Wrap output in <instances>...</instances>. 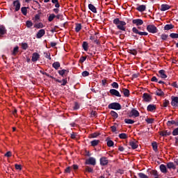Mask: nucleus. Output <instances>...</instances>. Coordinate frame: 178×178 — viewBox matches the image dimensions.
Returning <instances> with one entry per match:
<instances>
[{
    "label": "nucleus",
    "instance_id": "obj_1",
    "mask_svg": "<svg viewBox=\"0 0 178 178\" xmlns=\"http://www.w3.org/2000/svg\"><path fill=\"white\" fill-rule=\"evenodd\" d=\"M114 24H116L118 30L121 31H126V22L124 21H120L119 18H116L113 20Z\"/></svg>",
    "mask_w": 178,
    "mask_h": 178
},
{
    "label": "nucleus",
    "instance_id": "obj_2",
    "mask_svg": "<svg viewBox=\"0 0 178 178\" xmlns=\"http://www.w3.org/2000/svg\"><path fill=\"white\" fill-rule=\"evenodd\" d=\"M108 109H115V111H120L122 106L119 103H111L108 105Z\"/></svg>",
    "mask_w": 178,
    "mask_h": 178
},
{
    "label": "nucleus",
    "instance_id": "obj_3",
    "mask_svg": "<svg viewBox=\"0 0 178 178\" xmlns=\"http://www.w3.org/2000/svg\"><path fill=\"white\" fill-rule=\"evenodd\" d=\"M147 30L149 33H152V34H155L158 33V29L154 25L150 24L147 26Z\"/></svg>",
    "mask_w": 178,
    "mask_h": 178
},
{
    "label": "nucleus",
    "instance_id": "obj_4",
    "mask_svg": "<svg viewBox=\"0 0 178 178\" xmlns=\"http://www.w3.org/2000/svg\"><path fill=\"white\" fill-rule=\"evenodd\" d=\"M101 166H106L109 163V160L105 156H102L99 159Z\"/></svg>",
    "mask_w": 178,
    "mask_h": 178
},
{
    "label": "nucleus",
    "instance_id": "obj_5",
    "mask_svg": "<svg viewBox=\"0 0 178 178\" xmlns=\"http://www.w3.org/2000/svg\"><path fill=\"white\" fill-rule=\"evenodd\" d=\"M138 116H140V113L134 108H133L129 113V118H138Z\"/></svg>",
    "mask_w": 178,
    "mask_h": 178
},
{
    "label": "nucleus",
    "instance_id": "obj_6",
    "mask_svg": "<svg viewBox=\"0 0 178 178\" xmlns=\"http://www.w3.org/2000/svg\"><path fill=\"white\" fill-rule=\"evenodd\" d=\"M86 163L87 165H92L93 166H95L97 161L95 160V158L90 157L86 161Z\"/></svg>",
    "mask_w": 178,
    "mask_h": 178
},
{
    "label": "nucleus",
    "instance_id": "obj_7",
    "mask_svg": "<svg viewBox=\"0 0 178 178\" xmlns=\"http://www.w3.org/2000/svg\"><path fill=\"white\" fill-rule=\"evenodd\" d=\"M13 6L15 7V12H19V10H20V1H19V0L14 1Z\"/></svg>",
    "mask_w": 178,
    "mask_h": 178
},
{
    "label": "nucleus",
    "instance_id": "obj_8",
    "mask_svg": "<svg viewBox=\"0 0 178 178\" xmlns=\"http://www.w3.org/2000/svg\"><path fill=\"white\" fill-rule=\"evenodd\" d=\"M133 33H135V34H138L139 35H148V33L147 32H140L138 31V29L137 28L134 27L132 29Z\"/></svg>",
    "mask_w": 178,
    "mask_h": 178
},
{
    "label": "nucleus",
    "instance_id": "obj_9",
    "mask_svg": "<svg viewBox=\"0 0 178 178\" xmlns=\"http://www.w3.org/2000/svg\"><path fill=\"white\" fill-rule=\"evenodd\" d=\"M110 94L111 95H114L115 97H122V95H120V92H119V91L116 90V89H111Z\"/></svg>",
    "mask_w": 178,
    "mask_h": 178
},
{
    "label": "nucleus",
    "instance_id": "obj_10",
    "mask_svg": "<svg viewBox=\"0 0 178 178\" xmlns=\"http://www.w3.org/2000/svg\"><path fill=\"white\" fill-rule=\"evenodd\" d=\"M171 105H172V106H175V108L178 106V97H172Z\"/></svg>",
    "mask_w": 178,
    "mask_h": 178
},
{
    "label": "nucleus",
    "instance_id": "obj_11",
    "mask_svg": "<svg viewBox=\"0 0 178 178\" xmlns=\"http://www.w3.org/2000/svg\"><path fill=\"white\" fill-rule=\"evenodd\" d=\"M45 35V30L44 29H40L38 31V32L36 34L37 38H42Z\"/></svg>",
    "mask_w": 178,
    "mask_h": 178
},
{
    "label": "nucleus",
    "instance_id": "obj_12",
    "mask_svg": "<svg viewBox=\"0 0 178 178\" xmlns=\"http://www.w3.org/2000/svg\"><path fill=\"white\" fill-rule=\"evenodd\" d=\"M143 98L145 102H150L152 99L151 95H148V93H144L143 95Z\"/></svg>",
    "mask_w": 178,
    "mask_h": 178
},
{
    "label": "nucleus",
    "instance_id": "obj_13",
    "mask_svg": "<svg viewBox=\"0 0 178 178\" xmlns=\"http://www.w3.org/2000/svg\"><path fill=\"white\" fill-rule=\"evenodd\" d=\"M132 22L134 24H136L137 26H141L142 24H144V22L140 19H134Z\"/></svg>",
    "mask_w": 178,
    "mask_h": 178
},
{
    "label": "nucleus",
    "instance_id": "obj_14",
    "mask_svg": "<svg viewBox=\"0 0 178 178\" xmlns=\"http://www.w3.org/2000/svg\"><path fill=\"white\" fill-rule=\"evenodd\" d=\"M38 59H40V54L38 53H33L31 59L32 62H37Z\"/></svg>",
    "mask_w": 178,
    "mask_h": 178
},
{
    "label": "nucleus",
    "instance_id": "obj_15",
    "mask_svg": "<svg viewBox=\"0 0 178 178\" xmlns=\"http://www.w3.org/2000/svg\"><path fill=\"white\" fill-rule=\"evenodd\" d=\"M170 9V6L168 4H162L161 6V12H165V10H169Z\"/></svg>",
    "mask_w": 178,
    "mask_h": 178
},
{
    "label": "nucleus",
    "instance_id": "obj_16",
    "mask_svg": "<svg viewBox=\"0 0 178 178\" xmlns=\"http://www.w3.org/2000/svg\"><path fill=\"white\" fill-rule=\"evenodd\" d=\"M6 34V29L3 25H0V35H3Z\"/></svg>",
    "mask_w": 178,
    "mask_h": 178
},
{
    "label": "nucleus",
    "instance_id": "obj_17",
    "mask_svg": "<svg viewBox=\"0 0 178 178\" xmlns=\"http://www.w3.org/2000/svg\"><path fill=\"white\" fill-rule=\"evenodd\" d=\"M145 9H147L145 5H140L136 8V10H138V12H144Z\"/></svg>",
    "mask_w": 178,
    "mask_h": 178
},
{
    "label": "nucleus",
    "instance_id": "obj_18",
    "mask_svg": "<svg viewBox=\"0 0 178 178\" xmlns=\"http://www.w3.org/2000/svg\"><path fill=\"white\" fill-rule=\"evenodd\" d=\"M129 145L131 147L132 149H136L138 147V145L137 144V143L134 141H131L129 143Z\"/></svg>",
    "mask_w": 178,
    "mask_h": 178
},
{
    "label": "nucleus",
    "instance_id": "obj_19",
    "mask_svg": "<svg viewBox=\"0 0 178 178\" xmlns=\"http://www.w3.org/2000/svg\"><path fill=\"white\" fill-rule=\"evenodd\" d=\"M160 170L162 172V173H168V170L166 169V165L161 164L160 165Z\"/></svg>",
    "mask_w": 178,
    "mask_h": 178
},
{
    "label": "nucleus",
    "instance_id": "obj_20",
    "mask_svg": "<svg viewBox=\"0 0 178 178\" xmlns=\"http://www.w3.org/2000/svg\"><path fill=\"white\" fill-rule=\"evenodd\" d=\"M88 8L90 9V10H91V12H92L93 13H97V8H95V6H94V5L90 3L88 5Z\"/></svg>",
    "mask_w": 178,
    "mask_h": 178
},
{
    "label": "nucleus",
    "instance_id": "obj_21",
    "mask_svg": "<svg viewBox=\"0 0 178 178\" xmlns=\"http://www.w3.org/2000/svg\"><path fill=\"white\" fill-rule=\"evenodd\" d=\"M122 92L124 94V97H129L130 90L127 88H123Z\"/></svg>",
    "mask_w": 178,
    "mask_h": 178
},
{
    "label": "nucleus",
    "instance_id": "obj_22",
    "mask_svg": "<svg viewBox=\"0 0 178 178\" xmlns=\"http://www.w3.org/2000/svg\"><path fill=\"white\" fill-rule=\"evenodd\" d=\"M170 131H161L160 132V136H162L163 137H165L166 136H170Z\"/></svg>",
    "mask_w": 178,
    "mask_h": 178
},
{
    "label": "nucleus",
    "instance_id": "obj_23",
    "mask_svg": "<svg viewBox=\"0 0 178 178\" xmlns=\"http://www.w3.org/2000/svg\"><path fill=\"white\" fill-rule=\"evenodd\" d=\"M155 109H156V107L154 104H149L147 106V111L149 112H152V111H155Z\"/></svg>",
    "mask_w": 178,
    "mask_h": 178
},
{
    "label": "nucleus",
    "instance_id": "obj_24",
    "mask_svg": "<svg viewBox=\"0 0 178 178\" xmlns=\"http://www.w3.org/2000/svg\"><path fill=\"white\" fill-rule=\"evenodd\" d=\"M34 27L35 29H44V26L42 22H39L38 24H35Z\"/></svg>",
    "mask_w": 178,
    "mask_h": 178
},
{
    "label": "nucleus",
    "instance_id": "obj_25",
    "mask_svg": "<svg viewBox=\"0 0 178 178\" xmlns=\"http://www.w3.org/2000/svg\"><path fill=\"white\" fill-rule=\"evenodd\" d=\"M161 79H166V77H168V76H166V74H165V70H161L159 72Z\"/></svg>",
    "mask_w": 178,
    "mask_h": 178
},
{
    "label": "nucleus",
    "instance_id": "obj_26",
    "mask_svg": "<svg viewBox=\"0 0 178 178\" xmlns=\"http://www.w3.org/2000/svg\"><path fill=\"white\" fill-rule=\"evenodd\" d=\"M156 95H158L159 97H163V95H165V93L163 92V91H162V90L161 89H158L156 91Z\"/></svg>",
    "mask_w": 178,
    "mask_h": 178
},
{
    "label": "nucleus",
    "instance_id": "obj_27",
    "mask_svg": "<svg viewBox=\"0 0 178 178\" xmlns=\"http://www.w3.org/2000/svg\"><path fill=\"white\" fill-rule=\"evenodd\" d=\"M167 168L168 169H176V166H175V164L172 162L167 163Z\"/></svg>",
    "mask_w": 178,
    "mask_h": 178
},
{
    "label": "nucleus",
    "instance_id": "obj_28",
    "mask_svg": "<svg viewBox=\"0 0 178 178\" xmlns=\"http://www.w3.org/2000/svg\"><path fill=\"white\" fill-rule=\"evenodd\" d=\"M52 66L54 67V69H56V70H58V69L60 67V63H59V62H54Z\"/></svg>",
    "mask_w": 178,
    "mask_h": 178
},
{
    "label": "nucleus",
    "instance_id": "obj_29",
    "mask_svg": "<svg viewBox=\"0 0 178 178\" xmlns=\"http://www.w3.org/2000/svg\"><path fill=\"white\" fill-rule=\"evenodd\" d=\"M110 115L113 117L114 119H118V118L119 117V115H118V113H116L114 111H111L110 113Z\"/></svg>",
    "mask_w": 178,
    "mask_h": 178
},
{
    "label": "nucleus",
    "instance_id": "obj_30",
    "mask_svg": "<svg viewBox=\"0 0 178 178\" xmlns=\"http://www.w3.org/2000/svg\"><path fill=\"white\" fill-rule=\"evenodd\" d=\"M27 9H29L27 7H22L21 8L22 13L24 15V16L27 15Z\"/></svg>",
    "mask_w": 178,
    "mask_h": 178
},
{
    "label": "nucleus",
    "instance_id": "obj_31",
    "mask_svg": "<svg viewBox=\"0 0 178 178\" xmlns=\"http://www.w3.org/2000/svg\"><path fill=\"white\" fill-rule=\"evenodd\" d=\"M90 144L92 147H95L99 144V140H94L90 142Z\"/></svg>",
    "mask_w": 178,
    "mask_h": 178
},
{
    "label": "nucleus",
    "instance_id": "obj_32",
    "mask_svg": "<svg viewBox=\"0 0 178 178\" xmlns=\"http://www.w3.org/2000/svg\"><path fill=\"white\" fill-rule=\"evenodd\" d=\"M134 122L135 121L131 119H124V122L127 123V124H133Z\"/></svg>",
    "mask_w": 178,
    "mask_h": 178
},
{
    "label": "nucleus",
    "instance_id": "obj_33",
    "mask_svg": "<svg viewBox=\"0 0 178 178\" xmlns=\"http://www.w3.org/2000/svg\"><path fill=\"white\" fill-rule=\"evenodd\" d=\"M175 27V26H173L172 24H166L164 26V30H172V29H173Z\"/></svg>",
    "mask_w": 178,
    "mask_h": 178
},
{
    "label": "nucleus",
    "instance_id": "obj_34",
    "mask_svg": "<svg viewBox=\"0 0 178 178\" xmlns=\"http://www.w3.org/2000/svg\"><path fill=\"white\" fill-rule=\"evenodd\" d=\"M81 30V24H76L75 27V31L76 33H79Z\"/></svg>",
    "mask_w": 178,
    "mask_h": 178
},
{
    "label": "nucleus",
    "instance_id": "obj_35",
    "mask_svg": "<svg viewBox=\"0 0 178 178\" xmlns=\"http://www.w3.org/2000/svg\"><path fill=\"white\" fill-rule=\"evenodd\" d=\"M82 47L84 51H88V43H87V42H83Z\"/></svg>",
    "mask_w": 178,
    "mask_h": 178
},
{
    "label": "nucleus",
    "instance_id": "obj_36",
    "mask_svg": "<svg viewBox=\"0 0 178 178\" xmlns=\"http://www.w3.org/2000/svg\"><path fill=\"white\" fill-rule=\"evenodd\" d=\"M56 17V15H55V14H51L49 16V18H48V21L49 22H52V20H54V19Z\"/></svg>",
    "mask_w": 178,
    "mask_h": 178
},
{
    "label": "nucleus",
    "instance_id": "obj_37",
    "mask_svg": "<svg viewBox=\"0 0 178 178\" xmlns=\"http://www.w3.org/2000/svg\"><path fill=\"white\" fill-rule=\"evenodd\" d=\"M52 3H55L56 8H59L60 5H59V1L58 0H51Z\"/></svg>",
    "mask_w": 178,
    "mask_h": 178
},
{
    "label": "nucleus",
    "instance_id": "obj_38",
    "mask_svg": "<svg viewBox=\"0 0 178 178\" xmlns=\"http://www.w3.org/2000/svg\"><path fill=\"white\" fill-rule=\"evenodd\" d=\"M152 145L154 151H157V149H158V145L156 144V142H153L152 143Z\"/></svg>",
    "mask_w": 178,
    "mask_h": 178
},
{
    "label": "nucleus",
    "instance_id": "obj_39",
    "mask_svg": "<svg viewBox=\"0 0 178 178\" xmlns=\"http://www.w3.org/2000/svg\"><path fill=\"white\" fill-rule=\"evenodd\" d=\"M19 52V47H15L13 51L12 55H16Z\"/></svg>",
    "mask_w": 178,
    "mask_h": 178
},
{
    "label": "nucleus",
    "instance_id": "obj_40",
    "mask_svg": "<svg viewBox=\"0 0 178 178\" xmlns=\"http://www.w3.org/2000/svg\"><path fill=\"white\" fill-rule=\"evenodd\" d=\"M119 137H120V138L124 140V139L127 138V135L126 134L123 133V134H120L119 135Z\"/></svg>",
    "mask_w": 178,
    "mask_h": 178
},
{
    "label": "nucleus",
    "instance_id": "obj_41",
    "mask_svg": "<svg viewBox=\"0 0 178 178\" xmlns=\"http://www.w3.org/2000/svg\"><path fill=\"white\" fill-rule=\"evenodd\" d=\"M168 35H166V34H162V35H161V40H163V41H166V40H168Z\"/></svg>",
    "mask_w": 178,
    "mask_h": 178
},
{
    "label": "nucleus",
    "instance_id": "obj_42",
    "mask_svg": "<svg viewBox=\"0 0 178 178\" xmlns=\"http://www.w3.org/2000/svg\"><path fill=\"white\" fill-rule=\"evenodd\" d=\"M140 178H148V176L145 175V174L143 172H140L138 174Z\"/></svg>",
    "mask_w": 178,
    "mask_h": 178
},
{
    "label": "nucleus",
    "instance_id": "obj_43",
    "mask_svg": "<svg viewBox=\"0 0 178 178\" xmlns=\"http://www.w3.org/2000/svg\"><path fill=\"white\" fill-rule=\"evenodd\" d=\"M129 54H131V55H137V50L136 49H131L129 50Z\"/></svg>",
    "mask_w": 178,
    "mask_h": 178
},
{
    "label": "nucleus",
    "instance_id": "obj_44",
    "mask_svg": "<svg viewBox=\"0 0 178 178\" xmlns=\"http://www.w3.org/2000/svg\"><path fill=\"white\" fill-rule=\"evenodd\" d=\"M146 122L149 124H151L154 123V119H152V118H147L146 119Z\"/></svg>",
    "mask_w": 178,
    "mask_h": 178
},
{
    "label": "nucleus",
    "instance_id": "obj_45",
    "mask_svg": "<svg viewBox=\"0 0 178 178\" xmlns=\"http://www.w3.org/2000/svg\"><path fill=\"white\" fill-rule=\"evenodd\" d=\"M82 76L83 77H87V76H90V72H88V71H83L82 72Z\"/></svg>",
    "mask_w": 178,
    "mask_h": 178
},
{
    "label": "nucleus",
    "instance_id": "obj_46",
    "mask_svg": "<svg viewBox=\"0 0 178 178\" xmlns=\"http://www.w3.org/2000/svg\"><path fill=\"white\" fill-rule=\"evenodd\" d=\"M4 156H6L7 158H10L12 156V152L8 151L5 154Z\"/></svg>",
    "mask_w": 178,
    "mask_h": 178
},
{
    "label": "nucleus",
    "instance_id": "obj_47",
    "mask_svg": "<svg viewBox=\"0 0 178 178\" xmlns=\"http://www.w3.org/2000/svg\"><path fill=\"white\" fill-rule=\"evenodd\" d=\"M40 20V14H36L33 18L34 22H38Z\"/></svg>",
    "mask_w": 178,
    "mask_h": 178
},
{
    "label": "nucleus",
    "instance_id": "obj_48",
    "mask_svg": "<svg viewBox=\"0 0 178 178\" xmlns=\"http://www.w3.org/2000/svg\"><path fill=\"white\" fill-rule=\"evenodd\" d=\"M176 122L175 120L168 121L167 125L172 126V124H175Z\"/></svg>",
    "mask_w": 178,
    "mask_h": 178
},
{
    "label": "nucleus",
    "instance_id": "obj_49",
    "mask_svg": "<svg viewBox=\"0 0 178 178\" xmlns=\"http://www.w3.org/2000/svg\"><path fill=\"white\" fill-rule=\"evenodd\" d=\"M66 72H67V70H59L58 73H59L60 76H63V74H65L66 73Z\"/></svg>",
    "mask_w": 178,
    "mask_h": 178
},
{
    "label": "nucleus",
    "instance_id": "obj_50",
    "mask_svg": "<svg viewBox=\"0 0 178 178\" xmlns=\"http://www.w3.org/2000/svg\"><path fill=\"white\" fill-rule=\"evenodd\" d=\"M111 86L113 88H119V84L116 82H113Z\"/></svg>",
    "mask_w": 178,
    "mask_h": 178
},
{
    "label": "nucleus",
    "instance_id": "obj_51",
    "mask_svg": "<svg viewBox=\"0 0 178 178\" xmlns=\"http://www.w3.org/2000/svg\"><path fill=\"white\" fill-rule=\"evenodd\" d=\"M33 22L31 21H27L26 22V26L30 29V27H32Z\"/></svg>",
    "mask_w": 178,
    "mask_h": 178
},
{
    "label": "nucleus",
    "instance_id": "obj_52",
    "mask_svg": "<svg viewBox=\"0 0 178 178\" xmlns=\"http://www.w3.org/2000/svg\"><path fill=\"white\" fill-rule=\"evenodd\" d=\"M170 37L171 38H178V33H171Z\"/></svg>",
    "mask_w": 178,
    "mask_h": 178
},
{
    "label": "nucleus",
    "instance_id": "obj_53",
    "mask_svg": "<svg viewBox=\"0 0 178 178\" xmlns=\"http://www.w3.org/2000/svg\"><path fill=\"white\" fill-rule=\"evenodd\" d=\"M107 145L108 147H113V141L109 140L107 141Z\"/></svg>",
    "mask_w": 178,
    "mask_h": 178
},
{
    "label": "nucleus",
    "instance_id": "obj_54",
    "mask_svg": "<svg viewBox=\"0 0 178 178\" xmlns=\"http://www.w3.org/2000/svg\"><path fill=\"white\" fill-rule=\"evenodd\" d=\"M22 49H27L29 48V45L27 43H22Z\"/></svg>",
    "mask_w": 178,
    "mask_h": 178
},
{
    "label": "nucleus",
    "instance_id": "obj_55",
    "mask_svg": "<svg viewBox=\"0 0 178 178\" xmlns=\"http://www.w3.org/2000/svg\"><path fill=\"white\" fill-rule=\"evenodd\" d=\"M172 135L178 136V127L173 130Z\"/></svg>",
    "mask_w": 178,
    "mask_h": 178
},
{
    "label": "nucleus",
    "instance_id": "obj_56",
    "mask_svg": "<svg viewBox=\"0 0 178 178\" xmlns=\"http://www.w3.org/2000/svg\"><path fill=\"white\" fill-rule=\"evenodd\" d=\"M168 105H169V100L165 99V100H164V102H163V106H164L165 108H166V106H168Z\"/></svg>",
    "mask_w": 178,
    "mask_h": 178
},
{
    "label": "nucleus",
    "instance_id": "obj_57",
    "mask_svg": "<svg viewBox=\"0 0 178 178\" xmlns=\"http://www.w3.org/2000/svg\"><path fill=\"white\" fill-rule=\"evenodd\" d=\"M86 172H88L89 173H92V172H93L92 168H91L90 167H86Z\"/></svg>",
    "mask_w": 178,
    "mask_h": 178
},
{
    "label": "nucleus",
    "instance_id": "obj_58",
    "mask_svg": "<svg viewBox=\"0 0 178 178\" xmlns=\"http://www.w3.org/2000/svg\"><path fill=\"white\" fill-rule=\"evenodd\" d=\"M15 169H17V170H22V165L15 164Z\"/></svg>",
    "mask_w": 178,
    "mask_h": 178
},
{
    "label": "nucleus",
    "instance_id": "obj_59",
    "mask_svg": "<svg viewBox=\"0 0 178 178\" xmlns=\"http://www.w3.org/2000/svg\"><path fill=\"white\" fill-rule=\"evenodd\" d=\"M86 59H87V57H86V56H82V57H81V58H80V62H81V63H83V62H85L86 61Z\"/></svg>",
    "mask_w": 178,
    "mask_h": 178
},
{
    "label": "nucleus",
    "instance_id": "obj_60",
    "mask_svg": "<svg viewBox=\"0 0 178 178\" xmlns=\"http://www.w3.org/2000/svg\"><path fill=\"white\" fill-rule=\"evenodd\" d=\"M44 56L47 59L51 60V54L49 53H44Z\"/></svg>",
    "mask_w": 178,
    "mask_h": 178
},
{
    "label": "nucleus",
    "instance_id": "obj_61",
    "mask_svg": "<svg viewBox=\"0 0 178 178\" xmlns=\"http://www.w3.org/2000/svg\"><path fill=\"white\" fill-rule=\"evenodd\" d=\"M63 83L61 84V86H66V84H67V79H64L62 80Z\"/></svg>",
    "mask_w": 178,
    "mask_h": 178
},
{
    "label": "nucleus",
    "instance_id": "obj_62",
    "mask_svg": "<svg viewBox=\"0 0 178 178\" xmlns=\"http://www.w3.org/2000/svg\"><path fill=\"white\" fill-rule=\"evenodd\" d=\"M152 175H154L156 177H158V172L156 170H153Z\"/></svg>",
    "mask_w": 178,
    "mask_h": 178
},
{
    "label": "nucleus",
    "instance_id": "obj_63",
    "mask_svg": "<svg viewBox=\"0 0 178 178\" xmlns=\"http://www.w3.org/2000/svg\"><path fill=\"white\" fill-rule=\"evenodd\" d=\"M65 173H70V167H67L65 170Z\"/></svg>",
    "mask_w": 178,
    "mask_h": 178
},
{
    "label": "nucleus",
    "instance_id": "obj_64",
    "mask_svg": "<svg viewBox=\"0 0 178 178\" xmlns=\"http://www.w3.org/2000/svg\"><path fill=\"white\" fill-rule=\"evenodd\" d=\"M151 81H156L158 82V79L156 76H153L151 79Z\"/></svg>",
    "mask_w": 178,
    "mask_h": 178
}]
</instances>
